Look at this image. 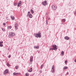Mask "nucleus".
Returning a JSON list of instances; mask_svg holds the SVG:
<instances>
[{"label":"nucleus","instance_id":"nucleus-1","mask_svg":"<svg viewBox=\"0 0 76 76\" xmlns=\"http://www.w3.org/2000/svg\"><path fill=\"white\" fill-rule=\"evenodd\" d=\"M35 37L37 38H41V33L39 32L38 33L36 34Z\"/></svg>","mask_w":76,"mask_h":76},{"label":"nucleus","instance_id":"nucleus-2","mask_svg":"<svg viewBox=\"0 0 76 76\" xmlns=\"http://www.w3.org/2000/svg\"><path fill=\"white\" fill-rule=\"evenodd\" d=\"M53 48L54 50H56L57 49V46L56 45H53Z\"/></svg>","mask_w":76,"mask_h":76},{"label":"nucleus","instance_id":"nucleus-3","mask_svg":"<svg viewBox=\"0 0 76 76\" xmlns=\"http://www.w3.org/2000/svg\"><path fill=\"white\" fill-rule=\"evenodd\" d=\"M54 65H53L52 67V73H54V72H55V69Z\"/></svg>","mask_w":76,"mask_h":76},{"label":"nucleus","instance_id":"nucleus-4","mask_svg":"<svg viewBox=\"0 0 76 76\" xmlns=\"http://www.w3.org/2000/svg\"><path fill=\"white\" fill-rule=\"evenodd\" d=\"M9 73V70L8 69H6L5 71L4 72V75H6L7 73Z\"/></svg>","mask_w":76,"mask_h":76},{"label":"nucleus","instance_id":"nucleus-5","mask_svg":"<svg viewBox=\"0 0 76 76\" xmlns=\"http://www.w3.org/2000/svg\"><path fill=\"white\" fill-rule=\"evenodd\" d=\"M52 7L53 10H56L57 9V6L55 5H53L52 6Z\"/></svg>","mask_w":76,"mask_h":76},{"label":"nucleus","instance_id":"nucleus-6","mask_svg":"<svg viewBox=\"0 0 76 76\" xmlns=\"http://www.w3.org/2000/svg\"><path fill=\"white\" fill-rule=\"evenodd\" d=\"M47 1H44L42 3V4L44 5V6H45L47 5Z\"/></svg>","mask_w":76,"mask_h":76},{"label":"nucleus","instance_id":"nucleus-7","mask_svg":"<svg viewBox=\"0 0 76 76\" xmlns=\"http://www.w3.org/2000/svg\"><path fill=\"white\" fill-rule=\"evenodd\" d=\"M21 75V74L20 73H17L16 72H14L13 73V75H14V76H16V75Z\"/></svg>","mask_w":76,"mask_h":76},{"label":"nucleus","instance_id":"nucleus-8","mask_svg":"<svg viewBox=\"0 0 76 76\" xmlns=\"http://www.w3.org/2000/svg\"><path fill=\"white\" fill-rule=\"evenodd\" d=\"M33 61V57L32 56H31L30 59V63H32V62Z\"/></svg>","mask_w":76,"mask_h":76},{"label":"nucleus","instance_id":"nucleus-9","mask_svg":"<svg viewBox=\"0 0 76 76\" xmlns=\"http://www.w3.org/2000/svg\"><path fill=\"white\" fill-rule=\"evenodd\" d=\"M65 39H66V40H68L69 39V37H68L66 36L64 38Z\"/></svg>","mask_w":76,"mask_h":76},{"label":"nucleus","instance_id":"nucleus-10","mask_svg":"<svg viewBox=\"0 0 76 76\" xmlns=\"http://www.w3.org/2000/svg\"><path fill=\"white\" fill-rule=\"evenodd\" d=\"M10 35L12 36V37H13L14 36H15V34H14V33H10Z\"/></svg>","mask_w":76,"mask_h":76},{"label":"nucleus","instance_id":"nucleus-11","mask_svg":"<svg viewBox=\"0 0 76 76\" xmlns=\"http://www.w3.org/2000/svg\"><path fill=\"white\" fill-rule=\"evenodd\" d=\"M34 48H36V49H38V48H39V46H35L34 47Z\"/></svg>","mask_w":76,"mask_h":76},{"label":"nucleus","instance_id":"nucleus-12","mask_svg":"<svg viewBox=\"0 0 76 76\" xmlns=\"http://www.w3.org/2000/svg\"><path fill=\"white\" fill-rule=\"evenodd\" d=\"M32 71V68H31L30 69L28 70V72H31Z\"/></svg>","mask_w":76,"mask_h":76},{"label":"nucleus","instance_id":"nucleus-13","mask_svg":"<svg viewBox=\"0 0 76 76\" xmlns=\"http://www.w3.org/2000/svg\"><path fill=\"white\" fill-rule=\"evenodd\" d=\"M11 18L12 19V20H14L15 19V17L13 16H11Z\"/></svg>","mask_w":76,"mask_h":76},{"label":"nucleus","instance_id":"nucleus-14","mask_svg":"<svg viewBox=\"0 0 76 76\" xmlns=\"http://www.w3.org/2000/svg\"><path fill=\"white\" fill-rule=\"evenodd\" d=\"M15 29H17V28H18V24L16 23L15 24Z\"/></svg>","mask_w":76,"mask_h":76},{"label":"nucleus","instance_id":"nucleus-15","mask_svg":"<svg viewBox=\"0 0 76 76\" xmlns=\"http://www.w3.org/2000/svg\"><path fill=\"white\" fill-rule=\"evenodd\" d=\"M29 17L30 18H32V15L31 14H30L29 15Z\"/></svg>","mask_w":76,"mask_h":76},{"label":"nucleus","instance_id":"nucleus-16","mask_svg":"<svg viewBox=\"0 0 76 76\" xmlns=\"http://www.w3.org/2000/svg\"><path fill=\"white\" fill-rule=\"evenodd\" d=\"M8 29H11L12 28V26H8L7 27Z\"/></svg>","mask_w":76,"mask_h":76},{"label":"nucleus","instance_id":"nucleus-17","mask_svg":"<svg viewBox=\"0 0 76 76\" xmlns=\"http://www.w3.org/2000/svg\"><path fill=\"white\" fill-rule=\"evenodd\" d=\"M68 67L67 66H64V69H67Z\"/></svg>","mask_w":76,"mask_h":76},{"label":"nucleus","instance_id":"nucleus-18","mask_svg":"<svg viewBox=\"0 0 76 76\" xmlns=\"http://www.w3.org/2000/svg\"><path fill=\"white\" fill-rule=\"evenodd\" d=\"M61 55H62V56H63V55H64V51H62L61 52Z\"/></svg>","mask_w":76,"mask_h":76},{"label":"nucleus","instance_id":"nucleus-19","mask_svg":"<svg viewBox=\"0 0 76 76\" xmlns=\"http://www.w3.org/2000/svg\"><path fill=\"white\" fill-rule=\"evenodd\" d=\"M28 75H29V74H28L27 73H26L25 74L26 76H28Z\"/></svg>","mask_w":76,"mask_h":76},{"label":"nucleus","instance_id":"nucleus-20","mask_svg":"<svg viewBox=\"0 0 76 76\" xmlns=\"http://www.w3.org/2000/svg\"><path fill=\"white\" fill-rule=\"evenodd\" d=\"M20 4H18V7H20Z\"/></svg>","mask_w":76,"mask_h":76},{"label":"nucleus","instance_id":"nucleus-21","mask_svg":"<svg viewBox=\"0 0 76 76\" xmlns=\"http://www.w3.org/2000/svg\"><path fill=\"white\" fill-rule=\"evenodd\" d=\"M31 12L32 13H34V11L32 10H31Z\"/></svg>","mask_w":76,"mask_h":76},{"label":"nucleus","instance_id":"nucleus-22","mask_svg":"<svg viewBox=\"0 0 76 76\" xmlns=\"http://www.w3.org/2000/svg\"><path fill=\"white\" fill-rule=\"evenodd\" d=\"M19 67V66H16L15 67V69H18V68Z\"/></svg>","mask_w":76,"mask_h":76},{"label":"nucleus","instance_id":"nucleus-23","mask_svg":"<svg viewBox=\"0 0 76 76\" xmlns=\"http://www.w3.org/2000/svg\"><path fill=\"white\" fill-rule=\"evenodd\" d=\"M17 5V4H16V3H14V6H16V5Z\"/></svg>","mask_w":76,"mask_h":76},{"label":"nucleus","instance_id":"nucleus-24","mask_svg":"<svg viewBox=\"0 0 76 76\" xmlns=\"http://www.w3.org/2000/svg\"><path fill=\"white\" fill-rule=\"evenodd\" d=\"M2 31H4H4H5V29H4V28H2Z\"/></svg>","mask_w":76,"mask_h":76},{"label":"nucleus","instance_id":"nucleus-25","mask_svg":"<svg viewBox=\"0 0 76 76\" xmlns=\"http://www.w3.org/2000/svg\"><path fill=\"white\" fill-rule=\"evenodd\" d=\"M7 66H8V67L10 66V65L9 64H8V63L7 64Z\"/></svg>","mask_w":76,"mask_h":76},{"label":"nucleus","instance_id":"nucleus-26","mask_svg":"<svg viewBox=\"0 0 76 76\" xmlns=\"http://www.w3.org/2000/svg\"><path fill=\"white\" fill-rule=\"evenodd\" d=\"M67 61H65V63L66 64H67Z\"/></svg>","mask_w":76,"mask_h":76},{"label":"nucleus","instance_id":"nucleus-27","mask_svg":"<svg viewBox=\"0 0 76 76\" xmlns=\"http://www.w3.org/2000/svg\"><path fill=\"white\" fill-rule=\"evenodd\" d=\"M43 66V65H41V67H40L41 69H42Z\"/></svg>","mask_w":76,"mask_h":76},{"label":"nucleus","instance_id":"nucleus-28","mask_svg":"<svg viewBox=\"0 0 76 76\" xmlns=\"http://www.w3.org/2000/svg\"><path fill=\"white\" fill-rule=\"evenodd\" d=\"M62 20L63 22H65V19H63Z\"/></svg>","mask_w":76,"mask_h":76},{"label":"nucleus","instance_id":"nucleus-29","mask_svg":"<svg viewBox=\"0 0 76 76\" xmlns=\"http://www.w3.org/2000/svg\"><path fill=\"white\" fill-rule=\"evenodd\" d=\"M3 41L0 42V44H3Z\"/></svg>","mask_w":76,"mask_h":76},{"label":"nucleus","instance_id":"nucleus-30","mask_svg":"<svg viewBox=\"0 0 76 76\" xmlns=\"http://www.w3.org/2000/svg\"><path fill=\"white\" fill-rule=\"evenodd\" d=\"M3 45H1V44H0V47H3Z\"/></svg>","mask_w":76,"mask_h":76},{"label":"nucleus","instance_id":"nucleus-31","mask_svg":"<svg viewBox=\"0 0 76 76\" xmlns=\"http://www.w3.org/2000/svg\"><path fill=\"white\" fill-rule=\"evenodd\" d=\"M21 1H20L19 2L18 4H21Z\"/></svg>","mask_w":76,"mask_h":76},{"label":"nucleus","instance_id":"nucleus-32","mask_svg":"<svg viewBox=\"0 0 76 76\" xmlns=\"http://www.w3.org/2000/svg\"><path fill=\"white\" fill-rule=\"evenodd\" d=\"M11 57V55H9L8 56V58H10V57Z\"/></svg>","mask_w":76,"mask_h":76},{"label":"nucleus","instance_id":"nucleus-33","mask_svg":"<svg viewBox=\"0 0 76 76\" xmlns=\"http://www.w3.org/2000/svg\"><path fill=\"white\" fill-rule=\"evenodd\" d=\"M3 25H6V23H4Z\"/></svg>","mask_w":76,"mask_h":76},{"label":"nucleus","instance_id":"nucleus-34","mask_svg":"<svg viewBox=\"0 0 76 76\" xmlns=\"http://www.w3.org/2000/svg\"><path fill=\"white\" fill-rule=\"evenodd\" d=\"M53 50V49H52V48L50 49V50Z\"/></svg>","mask_w":76,"mask_h":76},{"label":"nucleus","instance_id":"nucleus-35","mask_svg":"<svg viewBox=\"0 0 76 76\" xmlns=\"http://www.w3.org/2000/svg\"><path fill=\"white\" fill-rule=\"evenodd\" d=\"M66 75H69V72H67L66 73Z\"/></svg>","mask_w":76,"mask_h":76},{"label":"nucleus","instance_id":"nucleus-36","mask_svg":"<svg viewBox=\"0 0 76 76\" xmlns=\"http://www.w3.org/2000/svg\"><path fill=\"white\" fill-rule=\"evenodd\" d=\"M28 14H30V12H28Z\"/></svg>","mask_w":76,"mask_h":76},{"label":"nucleus","instance_id":"nucleus-37","mask_svg":"<svg viewBox=\"0 0 76 76\" xmlns=\"http://www.w3.org/2000/svg\"><path fill=\"white\" fill-rule=\"evenodd\" d=\"M75 62H76V59L75 60Z\"/></svg>","mask_w":76,"mask_h":76},{"label":"nucleus","instance_id":"nucleus-38","mask_svg":"<svg viewBox=\"0 0 76 76\" xmlns=\"http://www.w3.org/2000/svg\"><path fill=\"white\" fill-rule=\"evenodd\" d=\"M10 36H9V37H10Z\"/></svg>","mask_w":76,"mask_h":76},{"label":"nucleus","instance_id":"nucleus-39","mask_svg":"<svg viewBox=\"0 0 76 76\" xmlns=\"http://www.w3.org/2000/svg\"><path fill=\"white\" fill-rule=\"evenodd\" d=\"M75 16H76V15H75Z\"/></svg>","mask_w":76,"mask_h":76}]
</instances>
